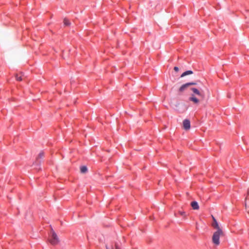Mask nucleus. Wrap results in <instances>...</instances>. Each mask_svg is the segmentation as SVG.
I'll return each instance as SVG.
<instances>
[{"label":"nucleus","instance_id":"14","mask_svg":"<svg viewBox=\"0 0 249 249\" xmlns=\"http://www.w3.org/2000/svg\"><path fill=\"white\" fill-rule=\"evenodd\" d=\"M178 213L182 216L184 218H186V214L184 211H179Z\"/></svg>","mask_w":249,"mask_h":249},{"label":"nucleus","instance_id":"6","mask_svg":"<svg viewBox=\"0 0 249 249\" xmlns=\"http://www.w3.org/2000/svg\"><path fill=\"white\" fill-rule=\"evenodd\" d=\"M191 90L196 94L198 96H201L203 97V95L200 93V92L196 88H191Z\"/></svg>","mask_w":249,"mask_h":249},{"label":"nucleus","instance_id":"9","mask_svg":"<svg viewBox=\"0 0 249 249\" xmlns=\"http://www.w3.org/2000/svg\"><path fill=\"white\" fill-rule=\"evenodd\" d=\"M193 73V71H187L185 72H184L180 76L181 77H183L185 76H186L187 75L192 74Z\"/></svg>","mask_w":249,"mask_h":249},{"label":"nucleus","instance_id":"4","mask_svg":"<svg viewBox=\"0 0 249 249\" xmlns=\"http://www.w3.org/2000/svg\"><path fill=\"white\" fill-rule=\"evenodd\" d=\"M189 100L193 102L195 104H198L199 103V100L196 98L194 94H192L191 97H189Z\"/></svg>","mask_w":249,"mask_h":249},{"label":"nucleus","instance_id":"5","mask_svg":"<svg viewBox=\"0 0 249 249\" xmlns=\"http://www.w3.org/2000/svg\"><path fill=\"white\" fill-rule=\"evenodd\" d=\"M212 217H213V223H212V226L216 230L221 229L220 228L215 218L213 216H212Z\"/></svg>","mask_w":249,"mask_h":249},{"label":"nucleus","instance_id":"1","mask_svg":"<svg viewBox=\"0 0 249 249\" xmlns=\"http://www.w3.org/2000/svg\"><path fill=\"white\" fill-rule=\"evenodd\" d=\"M224 234L222 229L216 230L212 237V241L215 245H219L220 244L219 238L220 236H224Z\"/></svg>","mask_w":249,"mask_h":249},{"label":"nucleus","instance_id":"13","mask_svg":"<svg viewBox=\"0 0 249 249\" xmlns=\"http://www.w3.org/2000/svg\"><path fill=\"white\" fill-rule=\"evenodd\" d=\"M44 157V153L43 152H40L38 155L37 156V159H41Z\"/></svg>","mask_w":249,"mask_h":249},{"label":"nucleus","instance_id":"12","mask_svg":"<svg viewBox=\"0 0 249 249\" xmlns=\"http://www.w3.org/2000/svg\"><path fill=\"white\" fill-rule=\"evenodd\" d=\"M63 22L65 25L69 26L70 25V22L67 18H65L63 20Z\"/></svg>","mask_w":249,"mask_h":249},{"label":"nucleus","instance_id":"17","mask_svg":"<svg viewBox=\"0 0 249 249\" xmlns=\"http://www.w3.org/2000/svg\"><path fill=\"white\" fill-rule=\"evenodd\" d=\"M174 70H175L176 71H177V72H178V70H179L178 68V67H174Z\"/></svg>","mask_w":249,"mask_h":249},{"label":"nucleus","instance_id":"10","mask_svg":"<svg viewBox=\"0 0 249 249\" xmlns=\"http://www.w3.org/2000/svg\"><path fill=\"white\" fill-rule=\"evenodd\" d=\"M106 248L107 249H120V248L118 247V245L116 243H115V244L114 245V247L112 246L110 247H108L107 246Z\"/></svg>","mask_w":249,"mask_h":249},{"label":"nucleus","instance_id":"8","mask_svg":"<svg viewBox=\"0 0 249 249\" xmlns=\"http://www.w3.org/2000/svg\"><path fill=\"white\" fill-rule=\"evenodd\" d=\"M188 88V85L187 83L183 84L179 88V91L180 92H182L184 90H185Z\"/></svg>","mask_w":249,"mask_h":249},{"label":"nucleus","instance_id":"15","mask_svg":"<svg viewBox=\"0 0 249 249\" xmlns=\"http://www.w3.org/2000/svg\"><path fill=\"white\" fill-rule=\"evenodd\" d=\"M16 78L18 81H20L22 80L21 76H18V75H16Z\"/></svg>","mask_w":249,"mask_h":249},{"label":"nucleus","instance_id":"16","mask_svg":"<svg viewBox=\"0 0 249 249\" xmlns=\"http://www.w3.org/2000/svg\"><path fill=\"white\" fill-rule=\"evenodd\" d=\"M187 84L188 85V87L190 86L194 85L196 84L195 83H193V82H189V83H187Z\"/></svg>","mask_w":249,"mask_h":249},{"label":"nucleus","instance_id":"7","mask_svg":"<svg viewBox=\"0 0 249 249\" xmlns=\"http://www.w3.org/2000/svg\"><path fill=\"white\" fill-rule=\"evenodd\" d=\"M191 206L194 210H198L199 205L196 201H193L191 203Z\"/></svg>","mask_w":249,"mask_h":249},{"label":"nucleus","instance_id":"2","mask_svg":"<svg viewBox=\"0 0 249 249\" xmlns=\"http://www.w3.org/2000/svg\"><path fill=\"white\" fill-rule=\"evenodd\" d=\"M49 241L53 245H56L59 242V238L53 230L51 231V235H50Z\"/></svg>","mask_w":249,"mask_h":249},{"label":"nucleus","instance_id":"3","mask_svg":"<svg viewBox=\"0 0 249 249\" xmlns=\"http://www.w3.org/2000/svg\"><path fill=\"white\" fill-rule=\"evenodd\" d=\"M183 127L185 130H189L190 128V122L188 119H185L183 122Z\"/></svg>","mask_w":249,"mask_h":249},{"label":"nucleus","instance_id":"11","mask_svg":"<svg viewBox=\"0 0 249 249\" xmlns=\"http://www.w3.org/2000/svg\"><path fill=\"white\" fill-rule=\"evenodd\" d=\"M88 169L86 166H83L80 168V171L82 173H85L87 172Z\"/></svg>","mask_w":249,"mask_h":249}]
</instances>
